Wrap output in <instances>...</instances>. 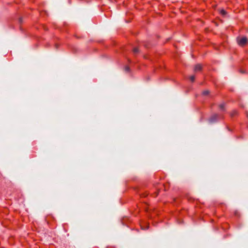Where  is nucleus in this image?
I'll return each instance as SVG.
<instances>
[{"label":"nucleus","mask_w":248,"mask_h":248,"mask_svg":"<svg viewBox=\"0 0 248 248\" xmlns=\"http://www.w3.org/2000/svg\"><path fill=\"white\" fill-rule=\"evenodd\" d=\"M223 117L222 115H219L218 114H214L212 115L209 119V121L211 123H213L217 122V121L222 119Z\"/></svg>","instance_id":"nucleus-1"},{"label":"nucleus","mask_w":248,"mask_h":248,"mask_svg":"<svg viewBox=\"0 0 248 248\" xmlns=\"http://www.w3.org/2000/svg\"><path fill=\"white\" fill-rule=\"evenodd\" d=\"M247 38L246 37L238 38L237 39L238 44L240 46H244L247 43Z\"/></svg>","instance_id":"nucleus-2"},{"label":"nucleus","mask_w":248,"mask_h":248,"mask_svg":"<svg viewBox=\"0 0 248 248\" xmlns=\"http://www.w3.org/2000/svg\"><path fill=\"white\" fill-rule=\"evenodd\" d=\"M202 70V65L201 64H197L194 67V71L195 72L200 71Z\"/></svg>","instance_id":"nucleus-3"},{"label":"nucleus","mask_w":248,"mask_h":248,"mask_svg":"<svg viewBox=\"0 0 248 248\" xmlns=\"http://www.w3.org/2000/svg\"><path fill=\"white\" fill-rule=\"evenodd\" d=\"M219 108L222 111H225V104L224 103L220 104L219 105Z\"/></svg>","instance_id":"nucleus-4"},{"label":"nucleus","mask_w":248,"mask_h":248,"mask_svg":"<svg viewBox=\"0 0 248 248\" xmlns=\"http://www.w3.org/2000/svg\"><path fill=\"white\" fill-rule=\"evenodd\" d=\"M238 114V111L236 110H233L230 113L231 117H234L237 115Z\"/></svg>","instance_id":"nucleus-5"},{"label":"nucleus","mask_w":248,"mask_h":248,"mask_svg":"<svg viewBox=\"0 0 248 248\" xmlns=\"http://www.w3.org/2000/svg\"><path fill=\"white\" fill-rule=\"evenodd\" d=\"M133 53H134V54H136V53H139V50L138 48H137V47H135V48H134L133 49Z\"/></svg>","instance_id":"nucleus-6"},{"label":"nucleus","mask_w":248,"mask_h":248,"mask_svg":"<svg viewBox=\"0 0 248 248\" xmlns=\"http://www.w3.org/2000/svg\"><path fill=\"white\" fill-rule=\"evenodd\" d=\"M202 93L203 95H207L209 93V91L208 90L204 91Z\"/></svg>","instance_id":"nucleus-7"},{"label":"nucleus","mask_w":248,"mask_h":248,"mask_svg":"<svg viewBox=\"0 0 248 248\" xmlns=\"http://www.w3.org/2000/svg\"><path fill=\"white\" fill-rule=\"evenodd\" d=\"M190 80L192 81V82H193L195 80V77L194 76H191L190 77Z\"/></svg>","instance_id":"nucleus-8"},{"label":"nucleus","mask_w":248,"mask_h":248,"mask_svg":"<svg viewBox=\"0 0 248 248\" xmlns=\"http://www.w3.org/2000/svg\"><path fill=\"white\" fill-rule=\"evenodd\" d=\"M220 13H221L222 15H225L226 14V12H225V10H221V11H220Z\"/></svg>","instance_id":"nucleus-9"},{"label":"nucleus","mask_w":248,"mask_h":248,"mask_svg":"<svg viewBox=\"0 0 248 248\" xmlns=\"http://www.w3.org/2000/svg\"><path fill=\"white\" fill-rule=\"evenodd\" d=\"M125 71L126 72H129V67L128 66H126L125 67Z\"/></svg>","instance_id":"nucleus-10"},{"label":"nucleus","mask_w":248,"mask_h":248,"mask_svg":"<svg viewBox=\"0 0 248 248\" xmlns=\"http://www.w3.org/2000/svg\"><path fill=\"white\" fill-rule=\"evenodd\" d=\"M20 22H21V18H20Z\"/></svg>","instance_id":"nucleus-11"},{"label":"nucleus","mask_w":248,"mask_h":248,"mask_svg":"<svg viewBox=\"0 0 248 248\" xmlns=\"http://www.w3.org/2000/svg\"><path fill=\"white\" fill-rule=\"evenodd\" d=\"M56 47H58V46H57V45H56Z\"/></svg>","instance_id":"nucleus-12"}]
</instances>
